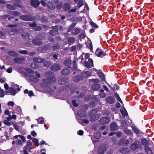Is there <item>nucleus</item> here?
Instances as JSON below:
<instances>
[{
    "instance_id": "obj_43",
    "label": "nucleus",
    "mask_w": 154,
    "mask_h": 154,
    "mask_svg": "<svg viewBox=\"0 0 154 154\" xmlns=\"http://www.w3.org/2000/svg\"><path fill=\"white\" fill-rule=\"evenodd\" d=\"M132 129L133 131L135 133H136L137 134H139V131L136 127H132Z\"/></svg>"
},
{
    "instance_id": "obj_31",
    "label": "nucleus",
    "mask_w": 154,
    "mask_h": 154,
    "mask_svg": "<svg viewBox=\"0 0 154 154\" xmlns=\"http://www.w3.org/2000/svg\"><path fill=\"white\" fill-rule=\"evenodd\" d=\"M145 150L147 154H153L152 150L149 147H146L145 148Z\"/></svg>"
},
{
    "instance_id": "obj_51",
    "label": "nucleus",
    "mask_w": 154,
    "mask_h": 154,
    "mask_svg": "<svg viewBox=\"0 0 154 154\" xmlns=\"http://www.w3.org/2000/svg\"><path fill=\"white\" fill-rule=\"evenodd\" d=\"M127 151V149L126 148H123L120 149V151L122 153H125Z\"/></svg>"
},
{
    "instance_id": "obj_6",
    "label": "nucleus",
    "mask_w": 154,
    "mask_h": 154,
    "mask_svg": "<svg viewBox=\"0 0 154 154\" xmlns=\"http://www.w3.org/2000/svg\"><path fill=\"white\" fill-rule=\"evenodd\" d=\"M110 121V118L108 117H103L100 119L99 121V123L101 125H104Z\"/></svg>"
},
{
    "instance_id": "obj_19",
    "label": "nucleus",
    "mask_w": 154,
    "mask_h": 154,
    "mask_svg": "<svg viewBox=\"0 0 154 154\" xmlns=\"http://www.w3.org/2000/svg\"><path fill=\"white\" fill-rule=\"evenodd\" d=\"M48 8L51 10H54L55 9V5L51 2H49L47 4Z\"/></svg>"
},
{
    "instance_id": "obj_42",
    "label": "nucleus",
    "mask_w": 154,
    "mask_h": 154,
    "mask_svg": "<svg viewBox=\"0 0 154 154\" xmlns=\"http://www.w3.org/2000/svg\"><path fill=\"white\" fill-rule=\"evenodd\" d=\"M84 4L82 0H79L78 3V7L79 8H80Z\"/></svg>"
},
{
    "instance_id": "obj_3",
    "label": "nucleus",
    "mask_w": 154,
    "mask_h": 154,
    "mask_svg": "<svg viewBox=\"0 0 154 154\" xmlns=\"http://www.w3.org/2000/svg\"><path fill=\"white\" fill-rule=\"evenodd\" d=\"M95 55L98 57H103L105 56L106 53L102 51L101 49L98 48L95 52Z\"/></svg>"
},
{
    "instance_id": "obj_32",
    "label": "nucleus",
    "mask_w": 154,
    "mask_h": 154,
    "mask_svg": "<svg viewBox=\"0 0 154 154\" xmlns=\"http://www.w3.org/2000/svg\"><path fill=\"white\" fill-rule=\"evenodd\" d=\"M82 75L84 77H87L91 75L90 72L88 71H85L82 73Z\"/></svg>"
},
{
    "instance_id": "obj_38",
    "label": "nucleus",
    "mask_w": 154,
    "mask_h": 154,
    "mask_svg": "<svg viewBox=\"0 0 154 154\" xmlns=\"http://www.w3.org/2000/svg\"><path fill=\"white\" fill-rule=\"evenodd\" d=\"M36 120L39 123L43 124L44 123V118L42 117H40Z\"/></svg>"
},
{
    "instance_id": "obj_33",
    "label": "nucleus",
    "mask_w": 154,
    "mask_h": 154,
    "mask_svg": "<svg viewBox=\"0 0 154 154\" xmlns=\"http://www.w3.org/2000/svg\"><path fill=\"white\" fill-rule=\"evenodd\" d=\"M141 143L144 146H147L148 145V142L145 139H143L141 140Z\"/></svg>"
},
{
    "instance_id": "obj_16",
    "label": "nucleus",
    "mask_w": 154,
    "mask_h": 154,
    "mask_svg": "<svg viewBox=\"0 0 154 154\" xmlns=\"http://www.w3.org/2000/svg\"><path fill=\"white\" fill-rule=\"evenodd\" d=\"M33 60L35 62L38 63H42L44 62L45 61L44 59L42 58H39L36 57H34L33 59Z\"/></svg>"
},
{
    "instance_id": "obj_63",
    "label": "nucleus",
    "mask_w": 154,
    "mask_h": 154,
    "mask_svg": "<svg viewBox=\"0 0 154 154\" xmlns=\"http://www.w3.org/2000/svg\"><path fill=\"white\" fill-rule=\"evenodd\" d=\"M122 142H123V139H121L118 142L117 145L120 146L122 145Z\"/></svg>"
},
{
    "instance_id": "obj_28",
    "label": "nucleus",
    "mask_w": 154,
    "mask_h": 154,
    "mask_svg": "<svg viewBox=\"0 0 154 154\" xmlns=\"http://www.w3.org/2000/svg\"><path fill=\"white\" fill-rule=\"evenodd\" d=\"M123 116H126L128 115V113L125 109V108H122L120 110Z\"/></svg>"
},
{
    "instance_id": "obj_2",
    "label": "nucleus",
    "mask_w": 154,
    "mask_h": 154,
    "mask_svg": "<svg viewBox=\"0 0 154 154\" xmlns=\"http://www.w3.org/2000/svg\"><path fill=\"white\" fill-rule=\"evenodd\" d=\"M62 29V27L60 26H53L52 27V30L50 31L49 33L52 35H57L59 33L58 30L60 29Z\"/></svg>"
},
{
    "instance_id": "obj_11",
    "label": "nucleus",
    "mask_w": 154,
    "mask_h": 154,
    "mask_svg": "<svg viewBox=\"0 0 154 154\" xmlns=\"http://www.w3.org/2000/svg\"><path fill=\"white\" fill-rule=\"evenodd\" d=\"M5 93L6 94H8V93L11 94L12 95H15L16 94V90L13 88L11 87L9 89L8 91H6Z\"/></svg>"
},
{
    "instance_id": "obj_46",
    "label": "nucleus",
    "mask_w": 154,
    "mask_h": 154,
    "mask_svg": "<svg viewBox=\"0 0 154 154\" xmlns=\"http://www.w3.org/2000/svg\"><path fill=\"white\" fill-rule=\"evenodd\" d=\"M124 131L125 133L128 134H132V131L131 130H129L128 129H125L124 130Z\"/></svg>"
},
{
    "instance_id": "obj_55",
    "label": "nucleus",
    "mask_w": 154,
    "mask_h": 154,
    "mask_svg": "<svg viewBox=\"0 0 154 154\" xmlns=\"http://www.w3.org/2000/svg\"><path fill=\"white\" fill-rule=\"evenodd\" d=\"M36 25V23L35 22H33L32 23H30L29 24V26L30 27H32V29L35 28Z\"/></svg>"
},
{
    "instance_id": "obj_20",
    "label": "nucleus",
    "mask_w": 154,
    "mask_h": 154,
    "mask_svg": "<svg viewBox=\"0 0 154 154\" xmlns=\"http://www.w3.org/2000/svg\"><path fill=\"white\" fill-rule=\"evenodd\" d=\"M71 63V60L68 59L66 60L64 62V64L69 68L70 67V65Z\"/></svg>"
},
{
    "instance_id": "obj_64",
    "label": "nucleus",
    "mask_w": 154,
    "mask_h": 154,
    "mask_svg": "<svg viewBox=\"0 0 154 154\" xmlns=\"http://www.w3.org/2000/svg\"><path fill=\"white\" fill-rule=\"evenodd\" d=\"M114 88L115 90H118L119 89V87L117 85L115 84L114 85Z\"/></svg>"
},
{
    "instance_id": "obj_52",
    "label": "nucleus",
    "mask_w": 154,
    "mask_h": 154,
    "mask_svg": "<svg viewBox=\"0 0 154 154\" xmlns=\"http://www.w3.org/2000/svg\"><path fill=\"white\" fill-rule=\"evenodd\" d=\"M19 52L23 54H26L28 53V52L26 50L19 51Z\"/></svg>"
},
{
    "instance_id": "obj_58",
    "label": "nucleus",
    "mask_w": 154,
    "mask_h": 154,
    "mask_svg": "<svg viewBox=\"0 0 154 154\" xmlns=\"http://www.w3.org/2000/svg\"><path fill=\"white\" fill-rule=\"evenodd\" d=\"M31 66L32 68L34 69H36L38 67V66L36 65L35 63H31Z\"/></svg>"
},
{
    "instance_id": "obj_1",
    "label": "nucleus",
    "mask_w": 154,
    "mask_h": 154,
    "mask_svg": "<svg viewBox=\"0 0 154 154\" xmlns=\"http://www.w3.org/2000/svg\"><path fill=\"white\" fill-rule=\"evenodd\" d=\"M44 76L46 79H42V85L43 87H46L50 85L52 83L54 82L56 80L54 77V73L52 72L49 71L45 73Z\"/></svg>"
},
{
    "instance_id": "obj_10",
    "label": "nucleus",
    "mask_w": 154,
    "mask_h": 154,
    "mask_svg": "<svg viewBox=\"0 0 154 154\" xmlns=\"http://www.w3.org/2000/svg\"><path fill=\"white\" fill-rule=\"evenodd\" d=\"M32 43L37 45H41L42 42L41 39H40L35 38L32 41Z\"/></svg>"
},
{
    "instance_id": "obj_26",
    "label": "nucleus",
    "mask_w": 154,
    "mask_h": 154,
    "mask_svg": "<svg viewBox=\"0 0 154 154\" xmlns=\"http://www.w3.org/2000/svg\"><path fill=\"white\" fill-rule=\"evenodd\" d=\"M70 6L68 3H65L63 5V9L66 11H68L70 9Z\"/></svg>"
},
{
    "instance_id": "obj_9",
    "label": "nucleus",
    "mask_w": 154,
    "mask_h": 154,
    "mask_svg": "<svg viewBox=\"0 0 154 154\" xmlns=\"http://www.w3.org/2000/svg\"><path fill=\"white\" fill-rule=\"evenodd\" d=\"M30 3L32 6L35 8L37 7L40 4L38 0H31Z\"/></svg>"
},
{
    "instance_id": "obj_15",
    "label": "nucleus",
    "mask_w": 154,
    "mask_h": 154,
    "mask_svg": "<svg viewBox=\"0 0 154 154\" xmlns=\"http://www.w3.org/2000/svg\"><path fill=\"white\" fill-rule=\"evenodd\" d=\"M139 143L134 142L131 146V148L133 150H135L138 149L139 146Z\"/></svg>"
},
{
    "instance_id": "obj_47",
    "label": "nucleus",
    "mask_w": 154,
    "mask_h": 154,
    "mask_svg": "<svg viewBox=\"0 0 154 154\" xmlns=\"http://www.w3.org/2000/svg\"><path fill=\"white\" fill-rule=\"evenodd\" d=\"M59 48V46L58 44H56L54 45L53 47L54 50H57Z\"/></svg>"
},
{
    "instance_id": "obj_5",
    "label": "nucleus",
    "mask_w": 154,
    "mask_h": 154,
    "mask_svg": "<svg viewBox=\"0 0 154 154\" xmlns=\"http://www.w3.org/2000/svg\"><path fill=\"white\" fill-rule=\"evenodd\" d=\"M89 62L87 61H85L84 63L85 66L87 68H91V66H94L93 61L92 59L90 58L88 60Z\"/></svg>"
},
{
    "instance_id": "obj_40",
    "label": "nucleus",
    "mask_w": 154,
    "mask_h": 154,
    "mask_svg": "<svg viewBox=\"0 0 154 154\" xmlns=\"http://www.w3.org/2000/svg\"><path fill=\"white\" fill-rule=\"evenodd\" d=\"M101 133L100 132H97L96 133L94 134V137L96 139H98L101 136Z\"/></svg>"
},
{
    "instance_id": "obj_7",
    "label": "nucleus",
    "mask_w": 154,
    "mask_h": 154,
    "mask_svg": "<svg viewBox=\"0 0 154 154\" xmlns=\"http://www.w3.org/2000/svg\"><path fill=\"white\" fill-rule=\"evenodd\" d=\"M20 18L25 21H31L33 20V18L29 15H22L20 16Z\"/></svg>"
},
{
    "instance_id": "obj_57",
    "label": "nucleus",
    "mask_w": 154,
    "mask_h": 154,
    "mask_svg": "<svg viewBox=\"0 0 154 154\" xmlns=\"http://www.w3.org/2000/svg\"><path fill=\"white\" fill-rule=\"evenodd\" d=\"M129 143V141L127 140H124L123 139L122 144L126 145Z\"/></svg>"
},
{
    "instance_id": "obj_17",
    "label": "nucleus",
    "mask_w": 154,
    "mask_h": 154,
    "mask_svg": "<svg viewBox=\"0 0 154 154\" xmlns=\"http://www.w3.org/2000/svg\"><path fill=\"white\" fill-rule=\"evenodd\" d=\"M106 150V148L104 146H100L98 149V153L100 154H103Z\"/></svg>"
},
{
    "instance_id": "obj_62",
    "label": "nucleus",
    "mask_w": 154,
    "mask_h": 154,
    "mask_svg": "<svg viewBox=\"0 0 154 154\" xmlns=\"http://www.w3.org/2000/svg\"><path fill=\"white\" fill-rule=\"evenodd\" d=\"M82 123H85L86 124H87L89 123V120H87V119H83L82 120Z\"/></svg>"
},
{
    "instance_id": "obj_13",
    "label": "nucleus",
    "mask_w": 154,
    "mask_h": 154,
    "mask_svg": "<svg viewBox=\"0 0 154 154\" xmlns=\"http://www.w3.org/2000/svg\"><path fill=\"white\" fill-rule=\"evenodd\" d=\"M68 79L65 77H63L59 80L58 83L61 85H64L66 83L68 82Z\"/></svg>"
},
{
    "instance_id": "obj_49",
    "label": "nucleus",
    "mask_w": 154,
    "mask_h": 154,
    "mask_svg": "<svg viewBox=\"0 0 154 154\" xmlns=\"http://www.w3.org/2000/svg\"><path fill=\"white\" fill-rule=\"evenodd\" d=\"M4 96V92L2 89H0V97H3Z\"/></svg>"
},
{
    "instance_id": "obj_41",
    "label": "nucleus",
    "mask_w": 154,
    "mask_h": 154,
    "mask_svg": "<svg viewBox=\"0 0 154 154\" xmlns=\"http://www.w3.org/2000/svg\"><path fill=\"white\" fill-rule=\"evenodd\" d=\"M33 142L34 144L37 146H38L39 145L38 141V140L36 138H34L32 139Z\"/></svg>"
},
{
    "instance_id": "obj_22",
    "label": "nucleus",
    "mask_w": 154,
    "mask_h": 154,
    "mask_svg": "<svg viewBox=\"0 0 154 154\" xmlns=\"http://www.w3.org/2000/svg\"><path fill=\"white\" fill-rule=\"evenodd\" d=\"M99 117V115L97 114L92 116L90 119V121L91 122H93L97 119Z\"/></svg>"
},
{
    "instance_id": "obj_18",
    "label": "nucleus",
    "mask_w": 154,
    "mask_h": 154,
    "mask_svg": "<svg viewBox=\"0 0 154 154\" xmlns=\"http://www.w3.org/2000/svg\"><path fill=\"white\" fill-rule=\"evenodd\" d=\"M117 125L116 123L113 122L110 125V129L111 131H114L116 130Z\"/></svg>"
},
{
    "instance_id": "obj_60",
    "label": "nucleus",
    "mask_w": 154,
    "mask_h": 154,
    "mask_svg": "<svg viewBox=\"0 0 154 154\" xmlns=\"http://www.w3.org/2000/svg\"><path fill=\"white\" fill-rule=\"evenodd\" d=\"M13 125L14 128L17 131H18L20 128L16 124H14Z\"/></svg>"
},
{
    "instance_id": "obj_39",
    "label": "nucleus",
    "mask_w": 154,
    "mask_h": 154,
    "mask_svg": "<svg viewBox=\"0 0 154 154\" xmlns=\"http://www.w3.org/2000/svg\"><path fill=\"white\" fill-rule=\"evenodd\" d=\"M24 150H26L29 152H30L31 149H32V148L31 146L29 145H26L24 146Z\"/></svg>"
},
{
    "instance_id": "obj_25",
    "label": "nucleus",
    "mask_w": 154,
    "mask_h": 154,
    "mask_svg": "<svg viewBox=\"0 0 154 154\" xmlns=\"http://www.w3.org/2000/svg\"><path fill=\"white\" fill-rule=\"evenodd\" d=\"M24 92L25 94H28V95L31 97L33 96L34 95V93L32 91H29L28 89H26L24 91Z\"/></svg>"
},
{
    "instance_id": "obj_23",
    "label": "nucleus",
    "mask_w": 154,
    "mask_h": 154,
    "mask_svg": "<svg viewBox=\"0 0 154 154\" xmlns=\"http://www.w3.org/2000/svg\"><path fill=\"white\" fill-rule=\"evenodd\" d=\"M8 54L13 57L18 56V54L16 52L13 51H9L8 52Z\"/></svg>"
},
{
    "instance_id": "obj_50",
    "label": "nucleus",
    "mask_w": 154,
    "mask_h": 154,
    "mask_svg": "<svg viewBox=\"0 0 154 154\" xmlns=\"http://www.w3.org/2000/svg\"><path fill=\"white\" fill-rule=\"evenodd\" d=\"M16 143L17 145L22 146L23 145L22 141L20 139L17 140L16 141Z\"/></svg>"
},
{
    "instance_id": "obj_8",
    "label": "nucleus",
    "mask_w": 154,
    "mask_h": 154,
    "mask_svg": "<svg viewBox=\"0 0 154 154\" xmlns=\"http://www.w3.org/2000/svg\"><path fill=\"white\" fill-rule=\"evenodd\" d=\"M60 68L61 66L59 64H55L51 67V69L52 71H56L60 69Z\"/></svg>"
},
{
    "instance_id": "obj_35",
    "label": "nucleus",
    "mask_w": 154,
    "mask_h": 154,
    "mask_svg": "<svg viewBox=\"0 0 154 154\" xmlns=\"http://www.w3.org/2000/svg\"><path fill=\"white\" fill-rule=\"evenodd\" d=\"M25 70L27 72L32 74H33L34 72L33 70L30 68H25Z\"/></svg>"
},
{
    "instance_id": "obj_53",
    "label": "nucleus",
    "mask_w": 154,
    "mask_h": 154,
    "mask_svg": "<svg viewBox=\"0 0 154 154\" xmlns=\"http://www.w3.org/2000/svg\"><path fill=\"white\" fill-rule=\"evenodd\" d=\"M16 110L18 111V112L17 113L18 114H20L22 113L21 109L20 107L19 106L17 107L16 108Z\"/></svg>"
},
{
    "instance_id": "obj_45",
    "label": "nucleus",
    "mask_w": 154,
    "mask_h": 154,
    "mask_svg": "<svg viewBox=\"0 0 154 154\" xmlns=\"http://www.w3.org/2000/svg\"><path fill=\"white\" fill-rule=\"evenodd\" d=\"M3 123L5 125L8 126H10L11 125V122L8 121L6 120H4V121Z\"/></svg>"
},
{
    "instance_id": "obj_29",
    "label": "nucleus",
    "mask_w": 154,
    "mask_h": 154,
    "mask_svg": "<svg viewBox=\"0 0 154 154\" xmlns=\"http://www.w3.org/2000/svg\"><path fill=\"white\" fill-rule=\"evenodd\" d=\"M75 39L73 37L69 38L68 39V43L69 45H72L75 42Z\"/></svg>"
},
{
    "instance_id": "obj_4",
    "label": "nucleus",
    "mask_w": 154,
    "mask_h": 154,
    "mask_svg": "<svg viewBox=\"0 0 154 154\" xmlns=\"http://www.w3.org/2000/svg\"><path fill=\"white\" fill-rule=\"evenodd\" d=\"M17 7L21 8V5L16 3H14L13 5L8 4L6 5V7L7 8L12 10L15 9Z\"/></svg>"
},
{
    "instance_id": "obj_61",
    "label": "nucleus",
    "mask_w": 154,
    "mask_h": 154,
    "mask_svg": "<svg viewBox=\"0 0 154 154\" xmlns=\"http://www.w3.org/2000/svg\"><path fill=\"white\" fill-rule=\"evenodd\" d=\"M8 104L9 106H13L14 105V103L13 101H9L8 102Z\"/></svg>"
},
{
    "instance_id": "obj_34",
    "label": "nucleus",
    "mask_w": 154,
    "mask_h": 154,
    "mask_svg": "<svg viewBox=\"0 0 154 154\" xmlns=\"http://www.w3.org/2000/svg\"><path fill=\"white\" fill-rule=\"evenodd\" d=\"M114 96L117 99V100L120 102L121 103H122V101L120 98L119 95L117 93H115L114 94Z\"/></svg>"
},
{
    "instance_id": "obj_54",
    "label": "nucleus",
    "mask_w": 154,
    "mask_h": 154,
    "mask_svg": "<svg viewBox=\"0 0 154 154\" xmlns=\"http://www.w3.org/2000/svg\"><path fill=\"white\" fill-rule=\"evenodd\" d=\"M42 29V27L40 26H37L36 25L34 28H33V29L35 30H40Z\"/></svg>"
},
{
    "instance_id": "obj_27",
    "label": "nucleus",
    "mask_w": 154,
    "mask_h": 154,
    "mask_svg": "<svg viewBox=\"0 0 154 154\" xmlns=\"http://www.w3.org/2000/svg\"><path fill=\"white\" fill-rule=\"evenodd\" d=\"M29 79L31 81L35 82H37L38 81V79L33 75L30 76Z\"/></svg>"
},
{
    "instance_id": "obj_37",
    "label": "nucleus",
    "mask_w": 154,
    "mask_h": 154,
    "mask_svg": "<svg viewBox=\"0 0 154 154\" xmlns=\"http://www.w3.org/2000/svg\"><path fill=\"white\" fill-rule=\"evenodd\" d=\"M90 24L91 25L93 28H94L95 29L98 28V26L96 23L92 21L90 22Z\"/></svg>"
},
{
    "instance_id": "obj_48",
    "label": "nucleus",
    "mask_w": 154,
    "mask_h": 154,
    "mask_svg": "<svg viewBox=\"0 0 154 154\" xmlns=\"http://www.w3.org/2000/svg\"><path fill=\"white\" fill-rule=\"evenodd\" d=\"M41 21L43 23H46L47 21V18L46 17H43L41 18Z\"/></svg>"
},
{
    "instance_id": "obj_12",
    "label": "nucleus",
    "mask_w": 154,
    "mask_h": 154,
    "mask_svg": "<svg viewBox=\"0 0 154 154\" xmlns=\"http://www.w3.org/2000/svg\"><path fill=\"white\" fill-rule=\"evenodd\" d=\"M81 29L77 28H75L71 30V33L74 35L78 34L80 32Z\"/></svg>"
},
{
    "instance_id": "obj_14",
    "label": "nucleus",
    "mask_w": 154,
    "mask_h": 154,
    "mask_svg": "<svg viewBox=\"0 0 154 154\" xmlns=\"http://www.w3.org/2000/svg\"><path fill=\"white\" fill-rule=\"evenodd\" d=\"M115 98L113 97L109 96L107 97L106 99V101L108 103L112 104L115 102Z\"/></svg>"
},
{
    "instance_id": "obj_21",
    "label": "nucleus",
    "mask_w": 154,
    "mask_h": 154,
    "mask_svg": "<svg viewBox=\"0 0 154 154\" xmlns=\"http://www.w3.org/2000/svg\"><path fill=\"white\" fill-rule=\"evenodd\" d=\"M100 88V85L97 84H93L92 86V89L94 91H97L99 90Z\"/></svg>"
},
{
    "instance_id": "obj_44",
    "label": "nucleus",
    "mask_w": 154,
    "mask_h": 154,
    "mask_svg": "<svg viewBox=\"0 0 154 154\" xmlns=\"http://www.w3.org/2000/svg\"><path fill=\"white\" fill-rule=\"evenodd\" d=\"M51 64V62L47 61L45 62L44 63V65L45 66L48 67Z\"/></svg>"
},
{
    "instance_id": "obj_59",
    "label": "nucleus",
    "mask_w": 154,
    "mask_h": 154,
    "mask_svg": "<svg viewBox=\"0 0 154 154\" xmlns=\"http://www.w3.org/2000/svg\"><path fill=\"white\" fill-rule=\"evenodd\" d=\"M72 103L74 106L77 107L78 106V105L77 103L75 100H72Z\"/></svg>"
},
{
    "instance_id": "obj_56",
    "label": "nucleus",
    "mask_w": 154,
    "mask_h": 154,
    "mask_svg": "<svg viewBox=\"0 0 154 154\" xmlns=\"http://www.w3.org/2000/svg\"><path fill=\"white\" fill-rule=\"evenodd\" d=\"M77 134L79 135L82 136L84 132L82 130H80L77 132Z\"/></svg>"
},
{
    "instance_id": "obj_30",
    "label": "nucleus",
    "mask_w": 154,
    "mask_h": 154,
    "mask_svg": "<svg viewBox=\"0 0 154 154\" xmlns=\"http://www.w3.org/2000/svg\"><path fill=\"white\" fill-rule=\"evenodd\" d=\"M23 60V58H20V57H19L17 58H15L14 59V61L18 63H21L22 61Z\"/></svg>"
},
{
    "instance_id": "obj_36",
    "label": "nucleus",
    "mask_w": 154,
    "mask_h": 154,
    "mask_svg": "<svg viewBox=\"0 0 154 154\" xmlns=\"http://www.w3.org/2000/svg\"><path fill=\"white\" fill-rule=\"evenodd\" d=\"M22 37L24 38H29V34L27 32H24L21 35Z\"/></svg>"
},
{
    "instance_id": "obj_24",
    "label": "nucleus",
    "mask_w": 154,
    "mask_h": 154,
    "mask_svg": "<svg viewBox=\"0 0 154 154\" xmlns=\"http://www.w3.org/2000/svg\"><path fill=\"white\" fill-rule=\"evenodd\" d=\"M61 73L63 75H66L70 73V71L67 69H65L62 70Z\"/></svg>"
}]
</instances>
